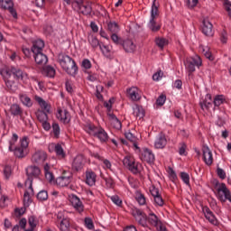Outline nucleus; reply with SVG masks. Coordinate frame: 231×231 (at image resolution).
Here are the masks:
<instances>
[{"instance_id":"obj_1","label":"nucleus","mask_w":231,"mask_h":231,"mask_svg":"<svg viewBox=\"0 0 231 231\" xmlns=\"http://www.w3.org/2000/svg\"><path fill=\"white\" fill-rule=\"evenodd\" d=\"M17 140H19V135H17V134H13L11 140L8 142V151L9 152H13L15 158L23 160V158H26L28 156L30 137L26 135L23 136L19 141L20 145L15 146Z\"/></svg>"},{"instance_id":"obj_20","label":"nucleus","mask_w":231,"mask_h":231,"mask_svg":"<svg viewBox=\"0 0 231 231\" xmlns=\"http://www.w3.org/2000/svg\"><path fill=\"white\" fill-rule=\"evenodd\" d=\"M69 203L79 214H82V212H84V203H82V200H80L77 195L69 196Z\"/></svg>"},{"instance_id":"obj_5","label":"nucleus","mask_w":231,"mask_h":231,"mask_svg":"<svg viewBox=\"0 0 231 231\" xmlns=\"http://www.w3.org/2000/svg\"><path fill=\"white\" fill-rule=\"evenodd\" d=\"M56 226L60 231L71 230V219L66 217V211H59L56 214Z\"/></svg>"},{"instance_id":"obj_54","label":"nucleus","mask_w":231,"mask_h":231,"mask_svg":"<svg viewBox=\"0 0 231 231\" xmlns=\"http://www.w3.org/2000/svg\"><path fill=\"white\" fill-rule=\"evenodd\" d=\"M153 200H154V204L157 207H163V205H165V201L163 200L162 194L157 195L156 197H153Z\"/></svg>"},{"instance_id":"obj_63","label":"nucleus","mask_w":231,"mask_h":231,"mask_svg":"<svg viewBox=\"0 0 231 231\" xmlns=\"http://www.w3.org/2000/svg\"><path fill=\"white\" fill-rule=\"evenodd\" d=\"M162 78H163V71H162V69L155 72L152 76L153 80H156V81L162 80Z\"/></svg>"},{"instance_id":"obj_16","label":"nucleus","mask_w":231,"mask_h":231,"mask_svg":"<svg viewBox=\"0 0 231 231\" xmlns=\"http://www.w3.org/2000/svg\"><path fill=\"white\" fill-rule=\"evenodd\" d=\"M46 160H48V153L44 150H36L32 156V163H37V165L44 163Z\"/></svg>"},{"instance_id":"obj_44","label":"nucleus","mask_w":231,"mask_h":231,"mask_svg":"<svg viewBox=\"0 0 231 231\" xmlns=\"http://www.w3.org/2000/svg\"><path fill=\"white\" fill-rule=\"evenodd\" d=\"M107 30L110 33H118L120 32V26L116 22H109L107 23Z\"/></svg>"},{"instance_id":"obj_27","label":"nucleus","mask_w":231,"mask_h":231,"mask_svg":"<svg viewBox=\"0 0 231 231\" xmlns=\"http://www.w3.org/2000/svg\"><path fill=\"white\" fill-rule=\"evenodd\" d=\"M34 60L36 64L39 66H44V64L48 63V56L46 54L42 53V51L40 52H32Z\"/></svg>"},{"instance_id":"obj_2","label":"nucleus","mask_w":231,"mask_h":231,"mask_svg":"<svg viewBox=\"0 0 231 231\" xmlns=\"http://www.w3.org/2000/svg\"><path fill=\"white\" fill-rule=\"evenodd\" d=\"M83 129L89 136L97 138L100 143H107L109 142V134L102 126H97L93 123H86Z\"/></svg>"},{"instance_id":"obj_18","label":"nucleus","mask_w":231,"mask_h":231,"mask_svg":"<svg viewBox=\"0 0 231 231\" xmlns=\"http://www.w3.org/2000/svg\"><path fill=\"white\" fill-rule=\"evenodd\" d=\"M202 212L204 214V217L211 225H214L215 226H217L219 225V222L217 221V218L216 217V215H214V212L210 210V208L208 206H202Z\"/></svg>"},{"instance_id":"obj_3","label":"nucleus","mask_w":231,"mask_h":231,"mask_svg":"<svg viewBox=\"0 0 231 231\" xmlns=\"http://www.w3.org/2000/svg\"><path fill=\"white\" fill-rule=\"evenodd\" d=\"M58 62L62 68V70L66 71L68 75H77L79 67L77 66L75 60L69 57L68 54L60 53L58 55Z\"/></svg>"},{"instance_id":"obj_10","label":"nucleus","mask_w":231,"mask_h":231,"mask_svg":"<svg viewBox=\"0 0 231 231\" xmlns=\"http://www.w3.org/2000/svg\"><path fill=\"white\" fill-rule=\"evenodd\" d=\"M0 10L8 12L13 19H17L18 17L17 9L15 8L14 0H0Z\"/></svg>"},{"instance_id":"obj_58","label":"nucleus","mask_w":231,"mask_h":231,"mask_svg":"<svg viewBox=\"0 0 231 231\" xmlns=\"http://www.w3.org/2000/svg\"><path fill=\"white\" fill-rule=\"evenodd\" d=\"M85 226L88 230H93V228H95V224H93V219H91L90 217H85Z\"/></svg>"},{"instance_id":"obj_49","label":"nucleus","mask_w":231,"mask_h":231,"mask_svg":"<svg viewBox=\"0 0 231 231\" xmlns=\"http://www.w3.org/2000/svg\"><path fill=\"white\" fill-rule=\"evenodd\" d=\"M110 38L112 42H114V44H116V46H120L124 42V40H122V37L118 36L117 33H112Z\"/></svg>"},{"instance_id":"obj_60","label":"nucleus","mask_w":231,"mask_h":231,"mask_svg":"<svg viewBox=\"0 0 231 231\" xmlns=\"http://www.w3.org/2000/svg\"><path fill=\"white\" fill-rule=\"evenodd\" d=\"M217 174L220 180H226V172L221 168H217Z\"/></svg>"},{"instance_id":"obj_13","label":"nucleus","mask_w":231,"mask_h":231,"mask_svg":"<svg viewBox=\"0 0 231 231\" xmlns=\"http://www.w3.org/2000/svg\"><path fill=\"white\" fill-rule=\"evenodd\" d=\"M71 180H73L71 172L64 171L61 176L56 179V184L58 187H68L71 183Z\"/></svg>"},{"instance_id":"obj_21","label":"nucleus","mask_w":231,"mask_h":231,"mask_svg":"<svg viewBox=\"0 0 231 231\" xmlns=\"http://www.w3.org/2000/svg\"><path fill=\"white\" fill-rule=\"evenodd\" d=\"M140 159L142 162H146V163H154L156 158L154 157V153L149 148H143L141 152Z\"/></svg>"},{"instance_id":"obj_42","label":"nucleus","mask_w":231,"mask_h":231,"mask_svg":"<svg viewBox=\"0 0 231 231\" xmlns=\"http://www.w3.org/2000/svg\"><path fill=\"white\" fill-rule=\"evenodd\" d=\"M20 102L23 104L26 107H32L33 103L32 102V98L28 97L26 94H20L19 95Z\"/></svg>"},{"instance_id":"obj_9","label":"nucleus","mask_w":231,"mask_h":231,"mask_svg":"<svg viewBox=\"0 0 231 231\" xmlns=\"http://www.w3.org/2000/svg\"><path fill=\"white\" fill-rule=\"evenodd\" d=\"M1 75L5 82L7 89L11 93H15L19 89L17 83L14 80V77L10 74V69H4L1 70Z\"/></svg>"},{"instance_id":"obj_34","label":"nucleus","mask_w":231,"mask_h":231,"mask_svg":"<svg viewBox=\"0 0 231 231\" xmlns=\"http://www.w3.org/2000/svg\"><path fill=\"white\" fill-rule=\"evenodd\" d=\"M154 226L155 228H158L159 225H162V221L154 213H150L148 215V226Z\"/></svg>"},{"instance_id":"obj_15","label":"nucleus","mask_w":231,"mask_h":231,"mask_svg":"<svg viewBox=\"0 0 231 231\" xmlns=\"http://www.w3.org/2000/svg\"><path fill=\"white\" fill-rule=\"evenodd\" d=\"M26 189L23 194V205L24 207H30V203H32V196L35 193L33 192V186H32V182L28 181L24 183Z\"/></svg>"},{"instance_id":"obj_55","label":"nucleus","mask_w":231,"mask_h":231,"mask_svg":"<svg viewBox=\"0 0 231 231\" xmlns=\"http://www.w3.org/2000/svg\"><path fill=\"white\" fill-rule=\"evenodd\" d=\"M37 199H39V201H46V199H48V191L41 190L37 194Z\"/></svg>"},{"instance_id":"obj_28","label":"nucleus","mask_w":231,"mask_h":231,"mask_svg":"<svg viewBox=\"0 0 231 231\" xmlns=\"http://www.w3.org/2000/svg\"><path fill=\"white\" fill-rule=\"evenodd\" d=\"M199 105L202 111H208L212 107V94H207L205 99Z\"/></svg>"},{"instance_id":"obj_24","label":"nucleus","mask_w":231,"mask_h":231,"mask_svg":"<svg viewBox=\"0 0 231 231\" xmlns=\"http://www.w3.org/2000/svg\"><path fill=\"white\" fill-rule=\"evenodd\" d=\"M121 46H123L126 53H134V51H136V44H134V42H133V40H124L123 43H121Z\"/></svg>"},{"instance_id":"obj_25","label":"nucleus","mask_w":231,"mask_h":231,"mask_svg":"<svg viewBox=\"0 0 231 231\" xmlns=\"http://www.w3.org/2000/svg\"><path fill=\"white\" fill-rule=\"evenodd\" d=\"M214 26L208 20L202 22V33L207 37H212L214 35Z\"/></svg>"},{"instance_id":"obj_47","label":"nucleus","mask_w":231,"mask_h":231,"mask_svg":"<svg viewBox=\"0 0 231 231\" xmlns=\"http://www.w3.org/2000/svg\"><path fill=\"white\" fill-rule=\"evenodd\" d=\"M137 221L138 225L141 226H143L144 228L148 226V217L143 213L140 217H137Z\"/></svg>"},{"instance_id":"obj_23","label":"nucleus","mask_w":231,"mask_h":231,"mask_svg":"<svg viewBox=\"0 0 231 231\" xmlns=\"http://www.w3.org/2000/svg\"><path fill=\"white\" fill-rule=\"evenodd\" d=\"M154 147L156 149H165L167 147V137L163 133L159 134L154 141Z\"/></svg>"},{"instance_id":"obj_7","label":"nucleus","mask_w":231,"mask_h":231,"mask_svg":"<svg viewBox=\"0 0 231 231\" xmlns=\"http://www.w3.org/2000/svg\"><path fill=\"white\" fill-rule=\"evenodd\" d=\"M93 3L88 1L84 4V0H72V8L77 10L82 15H91L93 12V7L91 6Z\"/></svg>"},{"instance_id":"obj_59","label":"nucleus","mask_w":231,"mask_h":231,"mask_svg":"<svg viewBox=\"0 0 231 231\" xmlns=\"http://www.w3.org/2000/svg\"><path fill=\"white\" fill-rule=\"evenodd\" d=\"M220 41L222 44H226V42H228V32H226V31L223 30L220 32Z\"/></svg>"},{"instance_id":"obj_41","label":"nucleus","mask_w":231,"mask_h":231,"mask_svg":"<svg viewBox=\"0 0 231 231\" xmlns=\"http://www.w3.org/2000/svg\"><path fill=\"white\" fill-rule=\"evenodd\" d=\"M154 42L160 50H163V48H165V46L169 45V40H167L166 38H163V37H156L154 40Z\"/></svg>"},{"instance_id":"obj_50","label":"nucleus","mask_w":231,"mask_h":231,"mask_svg":"<svg viewBox=\"0 0 231 231\" xmlns=\"http://www.w3.org/2000/svg\"><path fill=\"white\" fill-rule=\"evenodd\" d=\"M135 199L137 203L141 206H143L147 203V199H145V195L141 192H137L135 196Z\"/></svg>"},{"instance_id":"obj_64","label":"nucleus","mask_w":231,"mask_h":231,"mask_svg":"<svg viewBox=\"0 0 231 231\" xmlns=\"http://www.w3.org/2000/svg\"><path fill=\"white\" fill-rule=\"evenodd\" d=\"M165 100H167V97L165 95H161L156 100L157 106H163V104H165Z\"/></svg>"},{"instance_id":"obj_56","label":"nucleus","mask_w":231,"mask_h":231,"mask_svg":"<svg viewBox=\"0 0 231 231\" xmlns=\"http://www.w3.org/2000/svg\"><path fill=\"white\" fill-rule=\"evenodd\" d=\"M103 180L106 181V185L108 189L115 187V180L111 177H104Z\"/></svg>"},{"instance_id":"obj_40","label":"nucleus","mask_w":231,"mask_h":231,"mask_svg":"<svg viewBox=\"0 0 231 231\" xmlns=\"http://www.w3.org/2000/svg\"><path fill=\"white\" fill-rule=\"evenodd\" d=\"M213 104L215 107H219V106L226 104V97L224 95H217L213 99Z\"/></svg>"},{"instance_id":"obj_35","label":"nucleus","mask_w":231,"mask_h":231,"mask_svg":"<svg viewBox=\"0 0 231 231\" xmlns=\"http://www.w3.org/2000/svg\"><path fill=\"white\" fill-rule=\"evenodd\" d=\"M9 112L13 116H23V107H21V106H19L18 104L11 105Z\"/></svg>"},{"instance_id":"obj_8","label":"nucleus","mask_w":231,"mask_h":231,"mask_svg":"<svg viewBox=\"0 0 231 231\" xmlns=\"http://www.w3.org/2000/svg\"><path fill=\"white\" fill-rule=\"evenodd\" d=\"M123 164L128 171H131L133 174H140V172H142V164L136 162L134 157L131 154H128L124 158Z\"/></svg>"},{"instance_id":"obj_17","label":"nucleus","mask_w":231,"mask_h":231,"mask_svg":"<svg viewBox=\"0 0 231 231\" xmlns=\"http://www.w3.org/2000/svg\"><path fill=\"white\" fill-rule=\"evenodd\" d=\"M56 116L60 122L64 125L69 124L71 122V114L66 108H58Z\"/></svg>"},{"instance_id":"obj_4","label":"nucleus","mask_w":231,"mask_h":231,"mask_svg":"<svg viewBox=\"0 0 231 231\" xmlns=\"http://www.w3.org/2000/svg\"><path fill=\"white\" fill-rule=\"evenodd\" d=\"M184 66L185 69L188 73V77H193L192 73L196 71V66L197 68H201L203 66V60H201V57L199 55L191 57V58H187L184 60Z\"/></svg>"},{"instance_id":"obj_53","label":"nucleus","mask_w":231,"mask_h":231,"mask_svg":"<svg viewBox=\"0 0 231 231\" xmlns=\"http://www.w3.org/2000/svg\"><path fill=\"white\" fill-rule=\"evenodd\" d=\"M179 154L180 156H187V143L183 142L179 143Z\"/></svg>"},{"instance_id":"obj_46","label":"nucleus","mask_w":231,"mask_h":231,"mask_svg":"<svg viewBox=\"0 0 231 231\" xmlns=\"http://www.w3.org/2000/svg\"><path fill=\"white\" fill-rule=\"evenodd\" d=\"M88 42L94 50H97V47L101 45L98 38L95 35H89L88 37Z\"/></svg>"},{"instance_id":"obj_62","label":"nucleus","mask_w":231,"mask_h":231,"mask_svg":"<svg viewBox=\"0 0 231 231\" xmlns=\"http://www.w3.org/2000/svg\"><path fill=\"white\" fill-rule=\"evenodd\" d=\"M99 49L102 51L103 54L105 55H109L111 53V50L109 49V46L101 44L99 45Z\"/></svg>"},{"instance_id":"obj_48","label":"nucleus","mask_w":231,"mask_h":231,"mask_svg":"<svg viewBox=\"0 0 231 231\" xmlns=\"http://www.w3.org/2000/svg\"><path fill=\"white\" fill-rule=\"evenodd\" d=\"M96 158L97 160H99V162H103V164H104L103 168L104 169H108L109 171H112V169H111L112 164H111V162L109 160L104 159V157L100 156L99 154H97Z\"/></svg>"},{"instance_id":"obj_51","label":"nucleus","mask_w":231,"mask_h":231,"mask_svg":"<svg viewBox=\"0 0 231 231\" xmlns=\"http://www.w3.org/2000/svg\"><path fill=\"white\" fill-rule=\"evenodd\" d=\"M52 134L54 138H60V126L58 123L52 124Z\"/></svg>"},{"instance_id":"obj_12","label":"nucleus","mask_w":231,"mask_h":231,"mask_svg":"<svg viewBox=\"0 0 231 231\" xmlns=\"http://www.w3.org/2000/svg\"><path fill=\"white\" fill-rule=\"evenodd\" d=\"M26 174H27V180H25V183H28V181L31 182V186L33 185V179L39 178L41 176V169L37 166H29L26 169Z\"/></svg>"},{"instance_id":"obj_52","label":"nucleus","mask_w":231,"mask_h":231,"mask_svg":"<svg viewBox=\"0 0 231 231\" xmlns=\"http://www.w3.org/2000/svg\"><path fill=\"white\" fill-rule=\"evenodd\" d=\"M28 224L31 228H36L37 225L39 224V220L37 219V217L35 216L29 217Z\"/></svg>"},{"instance_id":"obj_36","label":"nucleus","mask_w":231,"mask_h":231,"mask_svg":"<svg viewBox=\"0 0 231 231\" xmlns=\"http://www.w3.org/2000/svg\"><path fill=\"white\" fill-rule=\"evenodd\" d=\"M108 118H109L110 124H111L112 127H114V129H117V130L122 129V122H120L118 120V118L116 117V116H115V114H109Z\"/></svg>"},{"instance_id":"obj_38","label":"nucleus","mask_w":231,"mask_h":231,"mask_svg":"<svg viewBox=\"0 0 231 231\" xmlns=\"http://www.w3.org/2000/svg\"><path fill=\"white\" fill-rule=\"evenodd\" d=\"M199 51L206 57V59H208V60H214V56L212 55V51H210V48L208 46L200 45L199 46Z\"/></svg>"},{"instance_id":"obj_43","label":"nucleus","mask_w":231,"mask_h":231,"mask_svg":"<svg viewBox=\"0 0 231 231\" xmlns=\"http://www.w3.org/2000/svg\"><path fill=\"white\" fill-rule=\"evenodd\" d=\"M45 178L48 181H51L55 179L53 176V172H51V166L50 164L46 163L43 167Z\"/></svg>"},{"instance_id":"obj_39","label":"nucleus","mask_w":231,"mask_h":231,"mask_svg":"<svg viewBox=\"0 0 231 231\" xmlns=\"http://www.w3.org/2000/svg\"><path fill=\"white\" fill-rule=\"evenodd\" d=\"M148 28L153 32H160V30H162V23H158L156 19H150Z\"/></svg>"},{"instance_id":"obj_30","label":"nucleus","mask_w":231,"mask_h":231,"mask_svg":"<svg viewBox=\"0 0 231 231\" xmlns=\"http://www.w3.org/2000/svg\"><path fill=\"white\" fill-rule=\"evenodd\" d=\"M86 183L89 187H93L97 183V173L93 171H86Z\"/></svg>"},{"instance_id":"obj_31","label":"nucleus","mask_w":231,"mask_h":231,"mask_svg":"<svg viewBox=\"0 0 231 231\" xmlns=\"http://www.w3.org/2000/svg\"><path fill=\"white\" fill-rule=\"evenodd\" d=\"M160 15V3L158 0H153L151 8V16L150 19H158Z\"/></svg>"},{"instance_id":"obj_22","label":"nucleus","mask_w":231,"mask_h":231,"mask_svg":"<svg viewBox=\"0 0 231 231\" xmlns=\"http://www.w3.org/2000/svg\"><path fill=\"white\" fill-rule=\"evenodd\" d=\"M85 163L86 160L84 159V155H77L72 162V171H75L76 172L82 171V169H84Z\"/></svg>"},{"instance_id":"obj_61","label":"nucleus","mask_w":231,"mask_h":231,"mask_svg":"<svg viewBox=\"0 0 231 231\" xmlns=\"http://www.w3.org/2000/svg\"><path fill=\"white\" fill-rule=\"evenodd\" d=\"M4 176L6 180H9L12 176V166H5L4 169Z\"/></svg>"},{"instance_id":"obj_37","label":"nucleus","mask_w":231,"mask_h":231,"mask_svg":"<svg viewBox=\"0 0 231 231\" xmlns=\"http://www.w3.org/2000/svg\"><path fill=\"white\" fill-rule=\"evenodd\" d=\"M43 48H44V42L42 40H36L32 43L31 51L32 53H39L40 51H42Z\"/></svg>"},{"instance_id":"obj_32","label":"nucleus","mask_w":231,"mask_h":231,"mask_svg":"<svg viewBox=\"0 0 231 231\" xmlns=\"http://www.w3.org/2000/svg\"><path fill=\"white\" fill-rule=\"evenodd\" d=\"M49 149H54V152L59 158H66V152H64V148H62L60 143L50 144Z\"/></svg>"},{"instance_id":"obj_19","label":"nucleus","mask_w":231,"mask_h":231,"mask_svg":"<svg viewBox=\"0 0 231 231\" xmlns=\"http://www.w3.org/2000/svg\"><path fill=\"white\" fill-rule=\"evenodd\" d=\"M11 77H14L16 80H22V82H26L28 80V74L21 69L12 68L9 69Z\"/></svg>"},{"instance_id":"obj_14","label":"nucleus","mask_w":231,"mask_h":231,"mask_svg":"<svg viewBox=\"0 0 231 231\" xmlns=\"http://www.w3.org/2000/svg\"><path fill=\"white\" fill-rule=\"evenodd\" d=\"M126 97L132 102H138V100H142V91L138 87H130L126 89Z\"/></svg>"},{"instance_id":"obj_33","label":"nucleus","mask_w":231,"mask_h":231,"mask_svg":"<svg viewBox=\"0 0 231 231\" xmlns=\"http://www.w3.org/2000/svg\"><path fill=\"white\" fill-rule=\"evenodd\" d=\"M133 115L135 116V118H139V120H142L143 116H145V109H143V106L140 105H135L133 107Z\"/></svg>"},{"instance_id":"obj_57","label":"nucleus","mask_w":231,"mask_h":231,"mask_svg":"<svg viewBox=\"0 0 231 231\" xmlns=\"http://www.w3.org/2000/svg\"><path fill=\"white\" fill-rule=\"evenodd\" d=\"M180 178L186 185H190V176L187 172H180Z\"/></svg>"},{"instance_id":"obj_6","label":"nucleus","mask_w":231,"mask_h":231,"mask_svg":"<svg viewBox=\"0 0 231 231\" xmlns=\"http://www.w3.org/2000/svg\"><path fill=\"white\" fill-rule=\"evenodd\" d=\"M217 189V198L221 201L222 203H225L226 201H229L231 203V192L230 189L226 187V184L225 182H217L215 185Z\"/></svg>"},{"instance_id":"obj_11","label":"nucleus","mask_w":231,"mask_h":231,"mask_svg":"<svg viewBox=\"0 0 231 231\" xmlns=\"http://www.w3.org/2000/svg\"><path fill=\"white\" fill-rule=\"evenodd\" d=\"M48 113L50 112H45L44 110H41L38 109L35 112V116L38 120V122H40V124H42V129H44V131H50V129H51V125L50 124V118L48 117Z\"/></svg>"},{"instance_id":"obj_26","label":"nucleus","mask_w":231,"mask_h":231,"mask_svg":"<svg viewBox=\"0 0 231 231\" xmlns=\"http://www.w3.org/2000/svg\"><path fill=\"white\" fill-rule=\"evenodd\" d=\"M203 152V161L206 163V165H212L214 163V157H212V152L208 147H204L202 149Z\"/></svg>"},{"instance_id":"obj_29","label":"nucleus","mask_w":231,"mask_h":231,"mask_svg":"<svg viewBox=\"0 0 231 231\" xmlns=\"http://www.w3.org/2000/svg\"><path fill=\"white\" fill-rule=\"evenodd\" d=\"M34 100H36L41 107V111H45V113H50V110L51 109V106L46 102L42 97L39 96L34 97Z\"/></svg>"},{"instance_id":"obj_45","label":"nucleus","mask_w":231,"mask_h":231,"mask_svg":"<svg viewBox=\"0 0 231 231\" xmlns=\"http://www.w3.org/2000/svg\"><path fill=\"white\" fill-rule=\"evenodd\" d=\"M43 75L45 77H49V79H53L55 77V69L51 66H47L42 70Z\"/></svg>"}]
</instances>
